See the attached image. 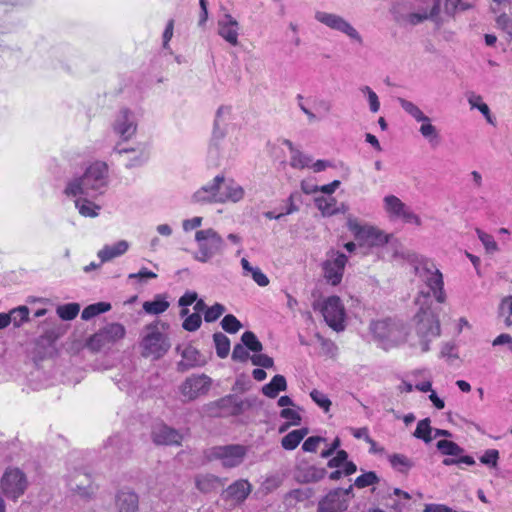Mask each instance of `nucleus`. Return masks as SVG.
I'll use <instances>...</instances> for the list:
<instances>
[{
    "mask_svg": "<svg viewBox=\"0 0 512 512\" xmlns=\"http://www.w3.org/2000/svg\"><path fill=\"white\" fill-rule=\"evenodd\" d=\"M152 439L158 445H179L182 435L167 425L159 424L152 431Z\"/></svg>",
    "mask_w": 512,
    "mask_h": 512,
    "instance_id": "22",
    "label": "nucleus"
},
{
    "mask_svg": "<svg viewBox=\"0 0 512 512\" xmlns=\"http://www.w3.org/2000/svg\"><path fill=\"white\" fill-rule=\"evenodd\" d=\"M148 160V154L144 149H141L137 154L132 157L127 163V168H134L143 165Z\"/></svg>",
    "mask_w": 512,
    "mask_h": 512,
    "instance_id": "64",
    "label": "nucleus"
},
{
    "mask_svg": "<svg viewBox=\"0 0 512 512\" xmlns=\"http://www.w3.org/2000/svg\"><path fill=\"white\" fill-rule=\"evenodd\" d=\"M246 454V447L239 444L214 446L205 452L206 458L209 461L219 460L224 468L239 466L243 462Z\"/></svg>",
    "mask_w": 512,
    "mask_h": 512,
    "instance_id": "9",
    "label": "nucleus"
},
{
    "mask_svg": "<svg viewBox=\"0 0 512 512\" xmlns=\"http://www.w3.org/2000/svg\"><path fill=\"white\" fill-rule=\"evenodd\" d=\"M360 91L367 96L370 111L372 113H377L380 109V101L377 94L369 86L366 85L362 86Z\"/></svg>",
    "mask_w": 512,
    "mask_h": 512,
    "instance_id": "52",
    "label": "nucleus"
},
{
    "mask_svg": "<svg viewBox=\"0 0 512 512\" xmlns=\"http://www.w3.org/2000/svg\"><path fill=\"white\" fill-rule=\"evenodd\" d=\"M251 484L244 479L237 480L224 491L223 496L235 503H242L251 493Z\"/></svg>",
    "mask_w": 512,
    "mask_h": 512,
    "instance_id": "23",
    "label": "nucleus"
},
{
    "mask_svg": "<svg viewBox=\"0 0 512 512\" xmlns=\"http://www.w3.org/2000/svg\"><path fill=\"white\" fill-rule=\"evenodd\" d=\"M499 459V451L496 449H488L480 457V462L484 465L496 467Z\"/></svg>",
    "mask_w": 512,
    "mask_h": 512,
    "instance_id": "61",
    "label": "nucleus"
},
{
    "mask_svg": "<svg viewBox=\"0 0 512 512\" xmlns=\"http://www.w3.org/2000/svg\"><path fill=\"white\" fill-rule=\"evenodd\" d=\"M475 231H476V234H477L479 240L485 247V250L487 253L492 254V253H495L498 251V245L492 235L484 232L483 230H481L479 228H476Z\"/></svg>",
    "mask_w": 512,
    "mask_h": 512,
    "instance_id": "49",
    "label": "nucleus"
},
{
    "mask_svg": "<svg viewBox=\"0 0 512 512\" xmlns=\"http://www.w3.org/2000/svg\"><path fill=\"white\" fill-rule=\"evenodd\" d=\"M113 132L122 140H129L137 131V120L133 111L122 108L112 123Z\"/></svg>",
    "mask_w": 512,
    "mask_h": 512,
    "instance_id": "16",
    "label": "nucleus"
},
{
    "mask_svg": "<svg viewBox=\"0 0 512 512\" xmlns=\"http://www.w3.org/2000/svg\"><path fill=\"white\" fill-rule=\"evenodd\" d=\"M221 326L226 332L234 334L240 330L242 324L234 315L228 314L222 319Z\"/></svg>",
    "mask_w": 512,
    "mask_h": 512,
    "instance_id": "51",
    "label": "nucleus"
},
{
    "mask_svg": "<svg viewBox=\"0 0 512 512\" xmlns=\"http://www.w3.org/2000/svg\"><path fill=\"white\" fill-rule=\"evenodd\" d=\"M213 340L215 343L217 356L221 359L226 358L230 351L229 338L221 332H216L213 334Z\"/></svg>",
    "mask_w": 512,
    "mask_h": 512,
    "instance_id": "41",
    "label": "nucleus"
},
{
    "mask_svg": "<svg viewBox=\"0 0 512 512\" xmlns=\"http://www.w3.org/2000/svg\"><path fill=\"white\" fill-rule=\"evenodd\" d=\"M347 227L360 247H383L389 241V236L382 230L372 225L361 224L356 218L349 217Z\"/></svg>",
    "mask_w": 512,
    "mask_h": 512,
    "instance_id": "6",
    "label": "nucleus"
},
{
    "mask_svg": "<svg viewBox=\"0 0 512 512\" xmlns=\"http://www.w3.org/2000/svg\"><path fill=\"white\" fill-rule=\"evenodd\" d=\"M388 461L394 470L404 474L414 466V462L409 457L399 453L389 455Z\"/></svg>",
    "mask_w": 512,
    "mask_h": 512,
    "instance_id": "34",
    "label": "nucleus"
},
{
    "mask_svg": "<svg viewBox=\"0 0 512 512\" xmlns=\"http://www.w3.org/2000/svg\"><path fill=\"white\" fill-rule=\"evenodd\" d=\"M316 207L321 211L323 216H332L341 211L337 206V201L334 197H318L315 199Z\"/></svg>",
    "mask_w": 512,
    "mask_h": 512,
    "instance_id": "35",
    "label": "nucleus"
},
{
    "mask_svg": "<svg viewBox=\"0 0 512 512\" xmlns=\"http://www.w3.org/2000/svg\"><path fill=\"white\" fill-rule=\"evenodd\" d=\"M223 183V175L219 174L215 176L211 182L200 187L196 192H194L192 195V201L198 204L220 203V190Z\"/></svg>",
    "mask_w": 512,
    "mask_h": 512,
    "instance_id": "18",
    "label": "nucleus"
},
{
    "mask_svg": "<svg viewBox=\"0 0 512 512\" xmlns=\"http://www.w3.org/2000/svg\"><path fill=\"white\" fill-rule=\"evenodd\" d=\"M411 11L400 13L394 11V19L400 25L416 26L427 20L434 21L440 13V0H415Z\"/></svg>",
    "mask_w": 512,
    "mask_h": 512,
    "instance_id": "3",
    "label": "nucleus"
},
{
    "mask_svg": "<svg viewBox=\"0 0 512 512\" xmlns=\"http://www.w3.org/2000/svg\"><path fill=\"white\" fill-rule=\"evenodd\" d=\"M170 304L167 301L165 294H157L151 301H145L143 303V310L147 314L159 315L165 312L169 308Z\"/></svg>",
    "mask_w": 512,
    "mask_h": 512,
    "instance_id": "31",
    "label": "nucleus"
},
{
    "mask_svg": "<svg viewBox=\"0 0 512 512\" xmlns=\"http://www.w3.org/2000/svg\"><path fill=\"white\" fill-rule=\"evenodd\" d=\"M141 345L144 356H152L156 359L163 356L171 346L166 335L158 331L157 325L147 327V333L143 337Z\"/></svg>",
    "mask_w": 512,
    "mask_h": 512,
    "instance_id": "11",
    "label": "nucleus"
},
{
    "mask_svg": "<svg viewBox=\"0 0 512 512\" xmlns=\"http://www.w3.org/2000/svg\"><path fill=\"white\" fill-rule=\"evenodd\" d=\"M348 503L341 498L339 490H331L318 502L317 512H343Z\"/></svg>",
    "mask_w": 512,
    "mask_h": 512,
    "instance_id": "21",
    "label": "nucleus"
},
{
    "mask_svg": "<svg viewBox=\"0 0 512 512\" xmlns=\"http://www.w3.org/2000/svg\"><path fill=\"white\" fill-rule=\"evenodd\" d=\"M496 24L507 34L509 39L512 40V18L503 13L497 17Z\"/></svg>",
    "mask_w": 512,
    "mask_h": 512,
    "instance_id": "59",
    "label": "nucleus"
},
{
    "mask_svg": "<svg viewBox=\"0 0 512 512\" xmlns=\"http://www.w3.org/2000/svg\"><path fill=\"white\" fill-rule=\"evenodd\" d=\"M79 311L80 305L78 303H68L57 308L58 316L66 321L73 320L78 315Z\"/></svg>",
    "mask_w": 512,
    "mask_h": 512,
    "instance_id": "45",
    "label": "nucleus"
},
{
    "mask_svg": "<svg viewBox=\"0 0 512 512\" xmlns=\"http://www.w3.org/2000/svg\"><path fill=\"white\" fill-rule=\"evenodd\" d=\"M280 417L287 422L279 428V432H284L289 426H297L301 423V415L299 410L292 408H284L280 412Z\"/></svg>",
    "mask_w": 512,
    "mask_h": 512,
    "instance_id": "37",
    "label": "nucleus"
},
{
    "mask_svg": "<svg viewBox=\"0 0 512 512\" xmlns=\"http://www.w3.org/2000/svg\"><path fill=\"white\" fill-rule=\"evenodd\" d=\"M307 434V428L293 430L282 438L281 445L286 450H294Z\"/></svg>",
    "mask_w": 512,
    "mask_h": 512,
    "instance_id": "36",
    "label": "nucleus"
},
{
    "mask_svg": "<svg viewBox=\"0 0 512 512\" xmlns=\"http://www.w3.org/2000/svg\"><path fill=\"white\" fill-rule=\"evenodd\" d=\"M376 495H377L378 499H380V500H385L386 498H389L392 495L402 496L403 498H405L407 500L410 499L409 493H407L399 488H393V489H391L390 487H386L385 489L380 488L377 491Z\"/></svg>",
    "mask_w": 512,
    "mask_h": 512,
    "instance_id": "57",
    "label": "nucleus"
},
{
    "mask_svg": "<svg viewBox=\"0 0 512 512\" xmlns=\"http://www.w3.org/2000/svg\"><path fill=\"white\" fill-rule=\"evenodd\" d=\"M241 342L246 347L247 350H250L254 353H259L263 350L262 343L258 340L256 335L251 331H246L242 334Z\"/></svg>",
    "mask_w": 512,
    "mask_h": 512,
    "instance_id": "43",
    "label": "nucleus"
},
{
    "mask_svg": "<svg viewBox=\"0 0 512 512\" xmlns=\"http://www.w3.org/2000/svg\"><path fill=\"white\" fill-rule=\"evenodd\" d=\"M201 324H202V318H201L200 314L193 313V314L188 315L184 319V321L182 323V327L186 331L194 332L200 328Z\"/></svg>",
    "mask_w": 512,
    "mask_h": 512,
    "instance_id": "53",
    "label": "nucleus"
},
{
    "mask_svg": "<svg viewBox=\"0 0 512 512\" xmlns=\"http://www.w3.org/2000/svg\"><path fill=\"white\" fill-rule=\"evenodd\" d=\"M129 243L126 240H120L113 245H105L98 251L97 256L100 258L101 263L111 261L127 252Z\"/></svg>",
    "mask_w": 512,
    "mask_h": 512,
    "instance_id": "27",
    "label": "nucleus"
},
{
    "mask_svg": "<svg viewBox=\"0 0 512 512\" xmlns=\"http://www.w3.org/2000/svg\"><path fill=\"white\" fill-rule=\"evenodd\" d=\"M225 307L220 303H215L213 306L206 309L204 319L206 322L216 321L224 312Z\"/></svg>",
    "mask_w": 512,
    "mask_h": 512,
    "instance_id": "56",
    "label": "nucleus"
},
{
    "mask_svg": "<svg viewBox=\"0 0 512 512\" xmlns=\"http://www.w3.org/2000/svg\"><path fill=\"white\" fill-rule=\"evenodd\" d=\"M196 488L202 493H210L224 485V481L213 474H198L194 478Z\"/></svg>",
    "mask_w": 512,
    "mask_h": 512,
    "instance_id": "26",
    "label": "nucleus"
},
{
    "mask_svg": "<svg viewBox=\"0 0 512 512\" xmlns=\"http://www.w3.org/2000/svg\"><path fill=\"white\" fill-rule=\"evenodd\" d=\"M296 99L298 101L299 109L306 115V117L310 123H313V122H316V121L322 119V116H318L315 112H313L312 110H310L309 108L306 107V105L303 103V100H304L303 95L298 94Z\"/></svg>",
    "mask_w": 512,
    "mask_h": 512,
    "instance_id": "63",
    "label": "nucleus"
},
{
    "mask_svg": "<svg viewBox=\"0 0 512 512\" xmlns=\"http://www.w3.org/2000/svg\"><path fill=\"white\" fill-rule=\"evenodd\" d=\"M414 269L416 275L429 287L437 302L444 303L446 294L443 276L436 265L429 259L421 258L415 264Z\"/></svg>",
    "mask_w": 512,
    "mask_h": 512,
    "instance_id": "7",
    "label": "nucleus"
},
{
    "mask_svg": "<svg viewBox=\"0 0 512 512\" xmlns=\"http://www.w3.org/2000/svg\"><path fill=\"white\" fill-rule=\"evenodd\" d=\"M416 321L418 342H413L412 345H418L422 352H427L430 342L440 336L439 319L430 308H421L416 315Z\"/></svg>",
    "mask_w": 512,
    "mask_h": 512,
    "instance_id": "4",
    "label": "nucleus"
},
{
    "mask_svg": "<svg viewBox=\"0 0 512 512\" xmlns=\"http://www.w3.org/2000/svg\"><path fill=\"white\" fill-rule=\"evenodd\" d=\"M125 327L120 323H109L86 341V347L92 352L108 350L124 338Z\"/></svg>",
    "mask_w": 512,
    "mask_h": 512,
    "instance_id": "8",
    "label": "nucleus"
},
{
    "mask_svg": "<svg viewBox=\"0 0 512 512\" xmlns=\"http://www.w3.org/2000/svg\"><path fill=\"white\" fill-rule=\"evenodd\" d=\"M231 357L234 361L246 362L251 356L246 347L242 343H239L234 346Z\"/></svg>",
    "mask_w": 512,
    "mask_h": 512,
    "instance_id": "62",
    "label": "nucleus"
},
{
    "mask_svg": "<svg viewBox=\"0 0 512 512\" xmlns=\"http://www.w3.org/2000/svg\"><path fill=\"white\" fill-rule=\"evenodd\" d=\"M326 475L324 468L313 465L301 466L297 469L296 478L299 482L313 483L323 479Z\"/></svg>",
    "mask_w": 512,
    "mask_h": 512,
    "instance_id": "28",
    "label": "nucleus"
},
{
    "mask_svg": "<svg viewBox=\"0 0 512 512\" xmlns=\"http://www.w3.org/2000/svg\"><path fill=\"white\" fill-rule=\"evenodd\" d=\"M195 241L198 251L194 254V259L201 263H207L214 256L222 254L226 246L223 237L213 228L196 231Z\"/></svg>",
    "mask_w": 512,
    "mask_h": 512,
    "instance_id": "5",
    "label": "nucleus"
},
{
    "mask_svg": "<svg viewBox=\"0 0 512 512\" xmlns=\"http://www.w3.org/2000/svg\"><path fill=\"white\" fill-rule=\"evenodd\" d=\"M182 357L186 361V362L181 361L178 364L179 369L182 371L187 370L192 367L201 366L204 364L199 359L200 358L199 351L192 346H188L183 349Z\"/></svg>",
    "mask_w": 512,
    "mask_h": 512,
    "instance_id": "32",
    "label": "nucleus"
},
{
    "mask_svg": "<svg viewBox=\"0 0 512 512\" xmlns=\"http://www.w3.org/2000/svg\"><path fill=\"white\" fill-rule=\"evenodd\" d=\"M370 331L383 349H390L406 340L407 330L403 323L385 319L373 321Z\"/></svg>",
    "mask_w": 512,
    "mask_h": 512,
    "instance_id": "2",
    "label": "nucleus"
},
{
    "mask_svg": "<svg viewBox=\"0 0 512 512\" xmlns=\"http://www.w3.org/2000/svg\"><path fill=\"white\" fill-rule=\"evenodd\" d=\"M430 423L431 421L429 418L420 420L417 424L416 430L413 433V436L423 440L425 443H430L432 441V428L430 426Z\"/></svg>",
    "mask_w": 512,
    "mask_h": 512,
    "instance_id": "42",
    "label": "nucleus"
},
{
    "mask_svg": "<svg viewBox=\"0 0 512 512\" xmlns=\"http://www.w3.org/2000/svg\"><path fill=\"white\" fill-rule=\"evenodd\" d=\"M419 132L429 143H438L440 138L438 129L431 123L429 117H427V120L421 121Z\"/></svg>",
    "mask_w": 512,
    "mask_h": 512,
    "instance_id": "39",
    "label": "nucleus"
},
{
    "mask_svg": "<svg viewBox=\"0 0 512 512\" xmlns=\"http://www.w3.org/2000/svg\"><path fill=\"white\" fill-rule=\"evenodd\" d=\"M312 495V491L309 488L306 489H294L286 495V500L290 503L292 501L301 502L309 499Z\"/></svg>",
    "mask_w": 512,
    "mask_h": 512,
    "instance_id": "55",
    "label": "nucleus"
},
{
    "mask_svg": "<svg viewBox=\"0 0 512 512\" xmlns=\"http://www.w3.org/2000/svg\"><path fill=\"white\" fill-rule=\"evenodd\" d=\"M437 449L444 455L458 456L462 454L463 449L455 442L449 440H440L437 442Z\"/></svg>",
    "mask_w": 512,
    "mask_h": 512,
    "instance_id": "47",
    "label": "nucleus"
},
{
    "mask_svg": "<svg viewBox=\"0 0 512 512\" xmlns=\"http://www.w3.org/2000/svg\"><path fill=\"white\" fill-rule=\"evenodd\" d=\"M322 315L329 327L339 332L345 328V308L338 296L328 297L321 307Z\"/></svg>",
    "mask_w": 512,
    "mask_h": 512,
    "instance_id": "13",
    "label": "nucleus"
},
{
    "mask_svg": "<svg viewBox=\"0 0 512 512\" xmlns=\"http://www.w3.org/2000/svg\"><path fill=\"white\" fill-rule=\"evenodd\" d=\"M108 185V166L104 162L90 164L80 176L68 181L64 193L67 196H84L95 199L104 194Z\"/></svg>",
    "mask_w": 512,
    "mask_h": 512,
    "instance_id": "1",
    "label": "nucleus"
},
{
    "mask_svg": "<svg viewBox=\"0 0 512 512\" xmlns=\"http://www.w3.org/2000/svg\"><path fill=\"white\" fill-rule=\"evenodd\" d=\"M111 309V304L107 302H98L91 305H88L84 308L81 314V318L83 320H90L94 318L95 316L105 313Z\"/></svg>",
    "mask_w": 512,
    "mask_h": 512,
    "instance_id": "40",
    "label": "nucleus"
},
{
    "mask_svg": "<svg viewBox=\"0 0 512 512\" xmlns=\"http://www.w3.org/2000/svg\"><path fill=\"white\" fill-rule=\"evenodd\" d=\"M310 397L312 398V400L320 407L322 408L325 412H328L329 409H330V406H331V401L330 399L327 397L326 394H324L323 392L317 390V389H313L311 392H310Z\"/></svg>",
    "mask_w": 512,
    "mask_h": 512,
    "instance_id": "54",
    "label": "nucleus"
},
{
    "mask_svg": "<svg viewBox=\"0 0 512 512\" xmlns=\"http://www.w3.org/2000/svg\"><path fill=\"white\" fill-rule=\"evenodd\" d=\"M347 257L343 253L332 251L329 257L323 262L324 277L333 286L338 285L343 277Z\"/></svg>",
    "mask_w": 512,
    "mask_h": 512,
    "instance_id": "17",
    "label": "nucleus"
},
{
    "mask_svg": "<svg viewBox=\"0 0 512 512\" xmlns=\"http://www.w3.org/2000/svg\"><path fill=\"white\" fill-rule=\"evenodd\" d=\"M499 315L504 319L507 327L512 326V295L506 296L499 305Z\"/></svg>",
    "mask_w": 512,
    "mask_h": 512,
    "instance_id": "44",
    "label": "nucleus"
},
{
    "mask_svg": "<svg viewBox=\"0 0 512 512\" xmlns=\"http://www.w3.org/2000/svg\"><path fill=\"white\" fill-rule=\"evenodd\" d=\"M212 379L205 374L192 375L185 379L180 386L181 395L187 401H192L208 393Z\"/></svg>",
    "mask_w": 512,
    "mask_h": 512,
    "instance_id": "15",
    "label": "nucleus"
},
{
    "mask_svg": "<svg viewBox=\"0 0 512 512\" xmlns=\"http://www.w3.org/2000/svg\"><path fill=\"white\" fill-rule=\"evenodd\" d=\"M218 34L232 46H237L239 36V23L229 13H224L217 22Z\"/></svg>",
    "mask_w": 512,
    "mask_h": 512,
    "instance_id": "20",
    "label": "nucleus"
},
{
    "mask_svg": "<svg viewBox=\"0 0 512 512\" xmlns=\"http://www.w3.org/2000/svg\"><path fill=\"white\" fill-rule=\"evenodd\" d=\"M281 478L276 475L267 477L261 484V489L266 494L276 490L281 485Z\"/></svg>",
    "mask_w": 512,
    "mask_h": 512,
    "instance_id": "60",
    "label": "nucleus"
},
{
    "mask_svg": "<svg viewBox=\"0 0 512 512\" xmlns=\"http://www.w3.org/2000/svg\"><path fill=\"white\" fill-rule=\"evenodd\" d=\"M379 481H380V479H379L378 475L374 471H369V472H366V473L358 476L355 479L354 485L357 488L362 489V488H365L368 486L378 484Z\"/></svg>",
    "mask_w": 512,
    "mask_h": 512,
    "instance_id": "50",
    "label": "nucleus"
},
{
    "mask_svg": "<svg viewBox=\"0 0 512 512\" xmlns=\"http://www.w3.org/2000/svg\"><path fill=\"white\" fill-rule=\"evenodd\" d=\"M287 390V381L283 375H275L271 381L262 387V393L268 398H276L282 391Z\"/></svg>",
    "mask_w": 512,
    "mask_h": 512,
    "instance_id": "29",
    "label": "nucleus"
},
{
    "mask_svg": "<svg viewBox=\"0 0 512 512\" xmlns=\"http://www.w3.org/2000/svg\"><path fill=\"white\" fill-rule=\"evenodd\" d=\"M116 504L119 512H136L138 509V495L128 489H123L116 496Z\"/></svg>",
    "mask_w": 512,
    "mask_h": 512,
    "instance_id": "25",
    "label": "nucleus"
},
{
    "mask_svg": "<svg viewBox=\"0 0 512 512\" xmlns=\"http://www.w3.org/2000/svg\"><path fill=\"white\" fill-rule=\"evenodd\" d=\"M398 103L400 104L401 108L415 121L421 122L427 120L428 116H426L423 111L413 102L404 98H399Z\"/></svg>",
    "mask_w": 512,
    "mask_h": 512,
    "instance_id": "38",
    "label": "nucleus"
},
{
    "mask_svg": "<svg viewBox=\"0 0 512 512\" xmlns=\"http://www.w3.org/2000/svg\"><path fill=\"white\" fill-rule=\"evenodd\" d=\"M384 209L392 219H402L405 223L421 225L420 217L415 214L404 202L397 196L388 195L383 199Z\"/></svg>",
    "mask_w": 512,
    "mask_h": 512,
    "instance_id": "14",
    "label": "nucleus"
},
{
    "mask_svg": "<svg viewBox=\"0 0 512 512\" xmlns=\"http://www.w3.org/2000/svg\"><path fill=\"white\" fill-rule=\"evenodd\" d=\"M250 360L253 365L266 369L272 368L274 365L273 358L266 354L255 353L250 357Z\"/></svg>",
    "mask_w": 512,
    "mask_h": 512,
    "instance_id": "58",
    "label": "nucleus"
},
{
    "mask_svg": "<svg viewBox=\"0 0 512 512\" xmlns=\"http://www.w3.org/2000/svg\"><path fill=\"white\" fill-rule=\"evenodd\" d=\"M230 114H231V107H229V106H220L216 112L213 136H212L211 143L209 146V155L211 157L217 158L219 156V142L224 137L223 126L225 125L226 121L229 119Z\"/></svg>",
    "mask_w": 512,
    "mask_h": 512,
    "instance_id": "19",
    "label": "nucleus"
},
{
    "mask_svg": "<svg viewBox=\"0 0 512 512\" xmlns=\"http://www.w3.org/2000/svg\"><path fill=\"white\" fill-rule=\"evenodd\" d=\"M89 197L77 196L75 206L84 217H96L99 214L100 206L88 199Z\"/></svg>",
    "mask_w": 512,
    "mask_h": 512,
    "instance_id": "33",
    "label": "nucleus"
},
{
    "mask_svg": "<svg viewBox=\"0 0 512 512\" xmlns=\"http://www.w3.org/2000/svg\"><path fill=\"white\" fill-rule=\"evenodd\" d=\"M222 187L223 191L220 190V203H237L240 202L245 196L244 188L233 179L226 180L224 178Z\"/></svg>",
    "mask_w": 512,
    "mask_h": 512,
    "instance_id": "24",
    "label": "nucleus"
},
{
    "mask_svg": "<svg viewBox=\"0 0 512 512\" xmlns=\"http://www.w3.org/2000/svg\"><path fill=\"white\" fill-rule=\"evenodd\" d=\"M0 487L7 498L17 500L27 488L26 476L18 468H9L1 479Z\"/></svg>",
    "mask_w": 512,
    "mask_h": 512,
    "instance_id": "12",
    "label": "nucleus"
},
{
    "mask_svg": "<svg viewBox=\"0 0 512 512\" xmlns=\"http://www.w3.org/2000/svg\"><path fill=\"white\" fill-rule=\"evenodd\" d=\"M315 19L328 28L345 34L353 42L359 45L363 44L361 34L344 17L334 13L316 11Z\"/></svg>",
    "mask_w": 512,
    "mask_h": 512,
    "instance_id": "10",
    "label": "nucleus"
},
{
    "mask_svg": "<svg viewBox=\"0 0 512 512\" xmlns=\"http://www.w3.org/2000/svg\"><path fill=\"white\" fill-rule=\"evenodd\" d=\"M312 158L303 154L300 150L296 149L291 153L290 165L296 169H304L310 167Z\"/></svg>",
    "mask_w": 512,
    "mask_h": 512,
    "instance_id": "46",
    "label": "nucleus"
},
{
    "mask_svg": "<svg viewBox=\"0 0 512 512\" xmlns=\"http://www.w3.org/2000/svg\"><path fill=\"white\" fill-rule=\"evenodd\" d=\"M7 315L11 317V323H13L15 327H20L28 320L29 309L26 306H20L11 310Z\"/></svg>",
    "mask_w": 512,
    "mask_h": 512,
    "instance_id": "48",
    "label": "nucleus"
},
{
    "mask_svg": "<svg viewBox=\"0 0 512 512\" xmlns=\"http://www.w3.org/2000/svg\"><path fill=\"white\" fill-rule=\"evenodd\" d=\"M70 490L75 492L81 497H90L93 493L90 479L86 474H77L74 480L69 483Z\"/></svg>",
    "mask_w": 512,
    "mask_h": 512,
    "instance_id": "30",
    "label": "nucleus"
}]
</instances>
